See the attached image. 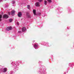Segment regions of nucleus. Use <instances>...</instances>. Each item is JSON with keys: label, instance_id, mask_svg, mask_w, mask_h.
I'll use <instances>...</instances> for the list:
<instances>
[{"label": "nucleus", "instance_id": "obj_1", "mask_svg": "<svg viewBox=\"0 0 74 74\" xmlns=\"http://www.w3.org/2000/svg\"><path fill=\"white\" fill-rule=\"evenodd\" d=\"M34 47L36 49H38V44L37 43H34Z\"/></svg>", "mask_w": 74, "mask_h": 74}, {"label": "nucleus", "instance_id": "obj_2", "mask_svg": "<svg viewBox=\"0 0 74 74\" xmlns=\"http://www.w3.org/2000/svg\"><path fill=\"white\" fill-rule=\"evenodd\" d=\"M7 70V68H4L3 70H2L1 69H0V71H1V72H6Z\"/></svg>", "mask_w": 74, "mask_h": 74}, {"label": "nucleus", "instance_id": "obj_3", "mask_svg": "<svg viewBox=\"0 0 74 74\" xmlns=\"http://www.w3.org/2000/svg\"><path fill=\"white\" fill-rule=\"evenodd\" d=\"M12 27L11 26L8 27L6 29V30H8V31H9V30H12Z\"/></svg>", "mask_w": 74, "mask_h": 74}, {"label": "nucleus", "instance_id": "obj_4", "mask_svg": "<svg viewBox=\"0 0 74 74\" xmlns=\"http://www.w3.org/2000/svg\"><path fill=\"white\" fill-rule=\"evenodd\" d=\"M3 18H5L7 19L8 18V16L6 14H5L3 15Z\"/></svg>", "mask_w": 74, "mask_h": 74}, {"label": "nucleus", "instance_id": "obj_5", "mask_svg": "<svg viewBox=\"0 0 74 74\" xmlns=\"http://www.w3.org/2000/svg\"><path fill=\"white\" fill-rule=\"evenodd\" d=\"M11 13L12 15H14V14H15V11L14 10H13L11 11Z\"/></svg>", "mask_w": 74, "mask_h": 74}, {"label": "nucleus", "instance_id": "obj_6", "mask_svg": "<svg viewBox=\"0 0 74 74\" xmlns=\"http://www.w3.org/2000/svg\"><path fill=\"white\" fill-rule=\"evenodd\" d=\"M18 17H21L22 15V13L21 12H19L18 13Z\"/></svg>", "mask_w": 74, "mask_h": 74}, {"label": "nucleus", "instance_id": "obj_7", "mask_svg": "<svg viewBox=\"0 0 74 74\" xmlns=\"http://www.w3.org/2000/svg\"><path fill=\"white\" fill-rule=\"evenodd\" d=\"M26 28L25 27H24L22 28V31L23 32H24L26 31Z\"/></svg>", "mask_w": 74, "mask_h": 74}, {"label": "nucleus", "instance_id": "obj_8", "mask_svg": "<svg viewBox=\"0 0 74 74\" xmlns=\"http://www.w3.org/2000/svg\"><path fill=\"white\" fill-rule=\"evenodd\" d=\"M36 6L37 7H40V3L37 2L36 3Z\"/></svg>", "mask_w": 74, "mask_h": 74}, {"label": "nucleus", "instance_id": "obj_9", "mask_svg": "<svg viewBox=\"0 0 74 74\" xmlns=\"http://www.w3.org/2000/svg\"><path fill=\"white\" fill-rule=\"evenodd\" d=\"M26 16L28 17V18H30L31 17V15L29 13H27L26 14Z\"/></svg>", "mask_w": 74, "mask_h": 74}, {"label": "nucleus", "instance_id": "obj_10", "mask_svg": "<svg viewBox=\"0 0 74 74\" xmlns=\"http://www.w3.org/2000/svg\"><path fill=\"white\" fill-rule=\"evenodd\" d=\"M2 15L1 14H0V21H1V18H2Z\"/></svg>", "mask_w": 74, "mask_h": 74}, {"label": "nucleus", "instance_id": "obj_11", "mask_svg": "<svg viewBox=\"0 0 74 74\" xmlns=\"http://www.w3.org/2000/svg\"><path fill=\"white\" fill-rule=\"evenodd\" d=\"M33 12L35 15H36V10H33Z\"/></svg>", "mask_w": 74, "mask_h": 74}, {"label": "nucleus", "instance_id": "obj_12", "mask_svg": "<svg viewBox=\"0 0 74 74\" xmlns=\"http://www.w3.org/2000/svg\"><path fill=\"white\" fill-rule=\"evenodd\" d=\"M27 8L29 10H30V5H29L27 6Z\"/></svg>", "mask_w": 74, "mask_h": 74}, {"label": "nucleus", "instance_id": "obj_13", "mask_svg": "<svg viewBox=\"0 0 74 74\" xmlns=\"http://www.w3.org/2000/svg\"><path fill=\"white\" fill-rule=\"evenodd\" d=\"M45 5H46L47 3V1L46 0L44 1Z\"/></svg>", "mask_w": 74, "mask_h": 74}, {"label": "nucleus", "instance_id": "obj_14", "mask_svg": "<svg viewBox=\"0 0 74 74\" xmlns=\"http://www.w3.org/2000/svg\"><path fill=\"white\" fill-rule=\"evenodd\" d=\"M12 21V19H10L9 20V22H11Z\"/></svg>", "mask_w": 74, "mask_h": 74}, {"label": "nucleus", "instance_id": "obj_15", "mask_svg": "<svg viewBox=\"0 0 74 74\" xmlns=\"http://www.w3.org/2000/svg\"><path fill=\"white\" fill-rule=\"evenodd\" d=\"M47 1H48V2H49V3H50V2H51V0H47Z\"/></svg>", "mask_w": 74, "mask_h": 74}, {"label": "nucleus", "instance_id": "obj_16", "mask_svg": "<svg viewBox=\"0 0 74 74\" xmlns=\"http://www.w3.org/2000/svg\"><path fill=\"white\" fill-rule=\"evenodd\" d=\"M18 33H22V31H18Z\"/></svg>", "mask_w": 74, "mask_h": 74}, {"label": "nucleus", "instance_id": "obj_17", "mask_svg": "<svg viewBox=\"0 0 74 74\" xmlns=\"http://www.w3.org/2000/svg\"><path fill=\"white\" fill-rule=\"evenodd\" d=\"M8 14L10 15H11V13H10V12H8Z\"/></svg>", "mask_w": 74, "mask_h": 74}, {"label": "nucleus", "instance_id": "obj_18", "mask_svg": "<svg viewBox=\"0 0 74 74\" xmlns=\"http://www.w3.org/2000/svg\"><path fill=\"white\" fill-rule=\"evenodd\" d=\"M13 4H14L15 3V1H12Z\"/></svg>", "mask_w": 74, "mask_h": 74}, {"label": "nucleus", "instance_id": "obj_19", "mask_svg": "<svg viewBox=\"0 0 74 74\" xmlns=\"http://www.w3.org/2000/svg\"><path fill=\"white\" fill-rule=\"evenodd\" d=\"M17 24L18 25H19V23L18 22L17 23Z\"/></svg>", "mask_w": 74, "mask_h": 74}, {"label": "nucleus", "instance_id": "obj_20", "mask_svg": "<svg viewBox=\"0 0 74 74\" xmlns=\"http://www.w3.org/2000/svg\"><path fill=\"white\" fill-rule=\"evenodd\" d=\"M41 1H42V0H40L39 1V2H41Z\"/></svg>", "mask_w": 74, "mask_h": 74}]
</instances>
